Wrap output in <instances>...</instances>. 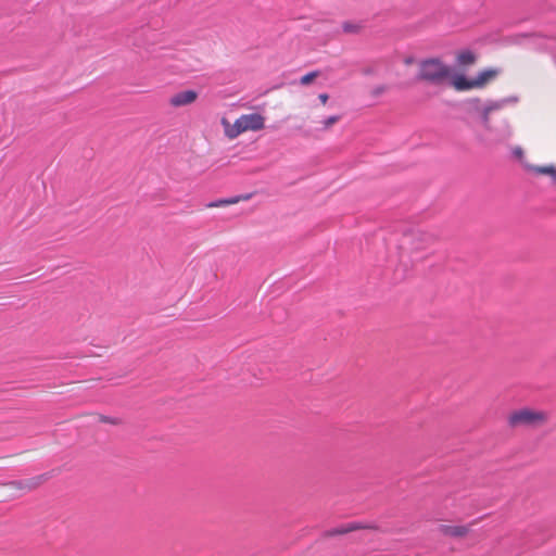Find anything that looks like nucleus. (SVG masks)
I'll return each mask as SVG.
<instances>
[{"label":"nucleus","instance_id":"obj_1","mask_svg":"<svg viewBox=\"0 0 556 556\" xmlns=\"http://www.w3.org/2000/svg\"><path fill=\"white\" fill-rule=\"evenodd\" d=\"M224 134L229 139H235L245 131H257L265 127V118L258 113L243 114L235 123L222 118Z\"/></svg>","mask_w":556,"mask_h":556},{"label":"nucleus","instance_id":"obj_2","mask_svg":"<svg viewBox=\"0 0 556 556\" xmlns=\"http://www.w3.org/2000/svg\"><path fill=\"white\" fill-rule=\"evenodd\" d=\"M452 75V70L442 60L430 58L419 63L418 79L433 85H441Z\"/></svg>","mask_w":556,"mask_h":556},{"label":"nucleus","instance_id":"obj_3","mask_svg":"<svg viewBox=\"0 0 556 556\" xmlns=\"http://www.w3.org/2000/svg\"><path fill=\"white\" fill-rule=\"evenodd\" d=\"M548 420L549 414L547 412L528 407L510 413L507 418L508 425L513 428H540L546 425Z\"/></svg>","mask_w":556,"mask_h":556},{"label":"nucleus","instance_id":"obj_4","mask_svg":"<svg viewBox=\"0 0 556 556\" xmlns=\"http://www.w3.org/2000/svg\"><path fill=\"white\" fill-rule=\"evenodd\" d=\"M43 481H46V477L42 475L30 479L0 483V488H5L11 492H29L37 489Z\"/></svg>","mask_w":556,"mask_h":556},{"label":"nucleus","instance_id":"obj_5","mask_svg":"<svg viewBox=\"0 0 556 556\" xmlns=\"http://www.w3.org/2000/svg\"><path fill=\"white\" fill-rule=\"evenodd\" d=\"M434 242V238L426 232H413L407 237V243L412 251L428 249Z\"/></svg>","mask_w":556,"mask_h":556},{"label":"nucleus","instance_id":"obj_6","mask_svg":"<svg viewBox=\"0 0 556 556\" xmlns=\"http://www.w3.org/2000/svg\"><path fill=\"white\" fill-rule=\"evenodd\" d=\"M198 99V92L194 90H182L174 93L168 103L173 108H181L194 103Z\"/></svg>","mask_w":556,"mask_h":556},{"label":"nucleus","instance_id":"obj_7","mask_svg":"<svg viewBox=\"0 0 556 556\" xmlns=\"http://www.w3.org/2000/svg\"><path fill=\"white\" fill-rule=\"evenodd\" d=\"M439 532L448 538L463 539L470 532V525H441Z\"/></svg>","mask_w":556,"mask_h":556},{"label":"nucleus","instance_id":"obj_8","mask_svg":"<svg viewBox=\"0 0 556 556\" xmlns=\"http://www.w3.org/2000/svg\"><path fill=\"white\" fill-rule=\"evenodd\" d=\"M500 74L497 68H485L481 71L475 78V85L477 89H481L494 80Z\"/></svg>","mask_w":556,"mask_h":556},{"label":"nucleus","instance_id":"obj_9","mask_svg":"<svg viewBox=\"0 0 556 556\" xmlns=\"http://www.w3.org/2000/svg\"><path fill=\"white\" fill-rule=\"evenodd\" d=\"M452 86L457 91H466V90L477 89L473 78L467 79L464 75L454 76L452 79Z\"/></svg>","mask_w":556,"mask_h":556},{"label":"nucleus","instance_id":"obj_10","mask_svg":"<svg viewBox=\"0 0 556 556\" xmlns=\"http://www.w3.org/2000/svg\"><path fill=\"white\" fill-rule=\"evenodd\" d=\"M250 199V195L247 194V195H239V197H233V198H229V199H220V200H217V201H214V202H210L206 204V207L207 208H214V207H223V206H228V205H232V204H237L239 203L240 201H247Z\"/></svg>","mask_w":556,"mask_h":556},{"label":"nucleus","instance_id":"obj_11","mask_svg":"<svg viewBox=\"0 0 556 556\" xmlns=\"http://www.w3.org/2000/svg\"><path fill=\"white\" fill-rule=\"evenodd\" d=\"M527 168L535 175L549 176L556 182V167L552 164L544 166L527 165Z\"/></svg>","mask_w":556,"mask_h":556},{"label":"nucleus","instance_id":"obj_12","mask_svg":"<svg viewBox=\"0 0 556 556\" xmlns=\"http://www.w3.org/2000/svg\"><path fill=\"white\" fill-rule=\"evenodd\" d=\"M456 60L459 65L468 66L472 65L476 62L477 56L470 50H464L457 54Z\"/></svg>","mask_w":556,"mask_h":556},{"label":"nucleus","instance_id":"obj_13","mask_svg":"<svg viewBox=\"0 0 556 556\" xmlns=\"http://www.w3.org/2000/svg\"><path fill=\"white\" fill-rule=\"evenodd\" d=\"M501 108H502V104L496 102V103H492V104L485 106L482 110L481 118H482L483 126L486 129H490V113L495 111V110H500Z\"/></svg>","mask_w":556,"mask_h":556},{"label":"nucleus","instance_id":"obj_14","mask_svg":"<svg viewBox=\"0 0 556 556\" xmlns=\"http://www.w3.org/2000/svg\"><path fill=\"white\" fill-rule=\"evenodd\" d=\"M318 76H319V72L313 71V72H309V73L305 74L304 76H302L300 81L302 85L305 86V85H308L312 81H314V79H316Z\"/></svg>","mask_w":556,"mask_h":556},{"label":"nucleus","instance_id":"obj_15","mask_svg":"<svg viewBox=\"0 0 556 556\" xmlns=\"http://www.w3.org/2000/svg\"><path fill=\"white\" fill-rule=\"evenodd\" d=\"M340 119L339 116L337 115H333V116H329L328 118H326L324 122H323V125H324V129H329L330 127H332L336 123H338Z\"/></svg>","mask_w":556,"mask_h":556},{"label":"nucleus","instance_id":"obj_16","mask_svg":"<svg viewBox=\"0 0 556 556\" xmlns=\"http://www.w3.org/2000/svg\"><path fill=\"white\" fill-rule=\"evenodd\" d=\"M386 90H387V87L384 85L377 86L371 90V96L377 98V97L383 94L386 92Z\"/></svg>","mask_w":556,"mask_h":556},{"label":"nucleus","instance_id":"obj_17","mask_svg":"<svg viewBox=\"0 0 556 556\" xmlns=\"http://www.w3.org/2000/svg\"><path fill=\"white\" fill-rule=\"evenodd\" d=\"M343 29L346 33H356L358 30V26L352 25L350 23H344Z\"/></svg>","mask_w":556,"mask_h":556},{"label":"nucleus","instance_id":"obj_18","mask_svg":"<svg viewBox=\"0 0 556 556\" xmlns=\"http://www.w3.org/2000/svg\"><path fill=\"white\" fill-rule=\"evenodd\" d=\"M318 99L320 100V102H321L323 104H326V103H327V101H328V99H329V96H328L327 93H320V94L318 96Z\"/></svg>","mask_w":556,"mask_h":556},{"label":"nucleus","instance_id":"obj_19","mask_svg":"<svg viewBox=\"0 0 556 556\" xmlns=\"http://www.w3.org/2000/svg\"><path fill=\"white\" fill-rule=\"evenodd\" d=\"M514 153H515V155H516L517 157H521L523 152H522V149H521V148H516V149L514 150Z\"/></svg>","mask_w":556,"mask_h":556},{"label":"nucleus","instance_id":"obj_20","mask_svg":"<svg viewBox=\"0 0 556 556\" xmlns=\"http://www.w3.org/2000/svg\"><path fill=\"white\" fill-rule=\"evenodd\" d=\"M352 529H353V528H350V529H341V530H338V531H337V533H340V534H342V533H346V532L351 531Z\"/></svg>","mask_w":556,"mask_h":556},{"label":"nucleus","instance_id":"obj_21","mask_svg":"<svg viewBox=\"0 0 556 556\" xmlns=\"http://www.w3.org/2000/svg\"><path fill=\"white\" fill-rule=\"evenodd\" d=\"M412 63H413V59H412V58H407V59L405 60V64H406V65H410Z\"/></svg>","mask_w":556,"mask_h":556},{"label":"nucleus","instance_id":"obj_22","mask_svg":"<svg viewBox=\"0 0 556 556\" xmlns=\"http://www.w3.org/2000/svg\"><path fill=\"white\" fill-rule=\"evenodd\" d=\"M3 500H4V496H1V495H0V501H3Z\"/></svg>","mask_w":556,"mask_h":556}]
</instances>
